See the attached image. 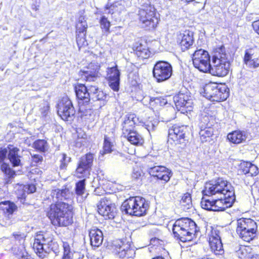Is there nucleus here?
I'll return each instance as SVG.
<instances>
[{"instance_id": "nucleus-14", "label": "nucleus", "mask_w": 259, "mask_h": 259, "mask_svg": "<svg viewBox=\"0 0 259 259\" xmlns=\"http://www.w3.org/2000/svg\"><path fill=\"white\" fill-rule=\"evenodd\" d=\"M94 159V154L91 152H88L80 157L75 169L78 178L88 177L90 175Z\"/></svg>"}, {"instance_id": "nucleus-37", "label": "nucleus", "mask_w": 259, "mask_h": 259, "mask_svg": "<svg viewBox=\"0 0 259 259\" xmlns=\"http://www.w3.org/2000/svg\"><path fill=\"white\" fill-rule=\"evenodd\" d=\"M114 150V143L107 135H104L102 150L100 152V155L103 156L110 154Z\"/></svg>"}, {"instance_id": "nucleus-3", "label": "nucleus", "mask_w": 259, "mask_h": 259, "mask_svg": "<svg viewBox=\"0 0 259 259\" xmlns=\"http://www.w3.org/2000/svg\"><path fill=\"white\" fill-rule=\"evenodd\" d=\"M138 20L142 27L146 30L155 29L160 21V18L153 5L144 4L138 10Z\"/></svg>"}, {"instance_id": "nucleus-7", "label": "nucleus", "mask_w": 259, "mask_h": 259, "mask_svg": "<svg viewBox=\"0 0 259 259\" xmlns=\"http://www.w3.org/2000/svg\"><path fill=\"white\" fill-rule=\"evenodd\" d=\"M204 195L212 196L219 194L223 196L235 195L233 187L227 180L218 178L213 182L209 183L203 191Z\"/></svg>"}, {"instance_id": "nucleus-34", "label": "nucleus", "mask_w": 259, "mask_h": 259, "mask_svg": "<svg viewBox=\"0 0 259 259\" xmlns=\"http://www.w3.org/2000/svg\"><path fill=\"white\" fill-rule=\"evenodd\" d=\"M228 141L234 144H239L246 140L245 135L240 131H234L227 135Z\"/></svg>"}, {"instance_id": "nucleus-53", "label": "nucleus", "mask_w": 259, "mask_h": 259, "mask_svg": "<svg viewBox=\"0 0 259 259\" xmlns=\"http://www.w3.org/2000/svg\"><path fill=\"white\" fill-rule=\"evenodd\" d=\"M69 161V159L67 160L66 154L65 153H63L62 154V158L60 160V169H66Z\"/></svg>"}, {"instance_id": "nucleus-55", "label": "nucleus", "mask_w": 259, "mask_h": 259, "mask_svg": "<svg viewBox=\"0 0 259 259\" xmlns=\"http://www.w3.org/2000/svg\"><path fill=\"white\" fill-rule=\"evenodd\" d=\"M8 153L6 148L0 149V163L4 162V160L6 158L7 154Z\"/></svg>"}, {"instance_id": "nucleus-26", "label": "nucleus", "mask_w": 259, "mask_h": 259, "mask_svg": "<svg viewBox=\"0 0 259 259\" xmlns=\"http://www.w3.org/2000/svg\"><path fill=\"white\" fill-rule=\"evenodd\" d=\"M7 205L8 206L6 207H1L0 209L2 210L4 215L6 218V221H5L4 219L0 220L1 224L3 226H6L7 225L11 224L10 222V215H12L13 213L17 211V205L12 201L9 200H6L0 202V205Z\"/></svg>"}, {"instance_id": "nucleus-22", "label": "nucleus", "mask_w": 259, "mask_h": 259, "mask_svg": "<svg viewBox=\"0 0 259 259\" xmlns=\"http://www.w3.org/2000/svg\"><path fill=\"white\" fill-rule=\"evenodd\" d=\"M177 44L182 52H185L193 48L194 44L193 32L189 30H185L177 36Z\"/></svg>"}, {"instance_id": "nucleus-56", "label": "nucleus", "mask_w": 259, "mask_h": 259, "mask_svg": "<svg viewBox=\"0 0 259 259\" xmlns=\"http://www.w3.org/2000/svg\"><path fill=\"white\" fill-rule=\"evenodd\" d=\"M42 160V156L38 154H34L32 156V161L36 164L41 163Z\"/></svg>"}, {"instance_id": "nucleus-45", "label": "nucleus", "mask_w": 259, "mask_h": 259, "mask_svg": "<svg viewBox=\"0 0 259 259\" xmlns=\"http://www.w3.org/2000/svg\"><path fill=\"white\" fill-rule=\"evenodd\" d=\"M63 253L61 259H73V253L71 251L69 244L67 242L63 241Z\"/></svg>"}, {"instance_id": "nucleus-23", "label": "nucleus", "mask_w": 259, "mask_h": 259, "mask_svg": "<svg viewBox=\"0 0 259 259\" xmlns=\"http://www.w3.org/2000/svg\"><path fill=\"white\" fill-rule=\"evenodd\" d=\"M243 61L250 69H255L259 68V48L255 46L246 50Z\"/></svg>"}, {"instance_id": "nucleus-62", "label": "nucleus", "mask_w": 259, "mask_h": 259, "mask_svg": "<svg viewBox=\"0 0 259 259\" xmlns=\"http://www.w3.org/2000/svg\"><path fill=\"white\" fill-rule=\"evenodd\" d=\"M199 259H214V258L210 257L209 255H205V256H203V257H202L201 258H199Z\"/></svg>"}, {"instance_id": "nucleus-19", "label": "nucleus", "mask_w": 259, "mask_h": 259, "mask_svg": "<svg viewBox=\"0 0 259 259\" xmlns=\"http://www.w3.org/2000/svg\"><path fill=\"white\" fill-rule=\"evenodd\" d=\"M148 172L153 179L166 184L168 182L172 176L170 169L163 165H155L148 168Z\"/></svg>"}, {"instance_id": "nucleus-15", "label": "nucleus", "mask_w": 259, "mask_h": 259, "mask_svg": "<svg viewBox=\"0 0 259 259\" xmlns=\"http://www.w3.org/2000/svg\"><path fill=\"white\" fill-rule=\"evenodd\" d=\"M56 107L58 115L65 121H68L69 118L75 114L72 102L67 96L61 98Z\"/></svg>"}, {"instance_id": "nucleus-10", "label": "nucleus", "mask_w": 259, "mask_h": 259, "mask_svg": "<svg viewBox=\"0 0 259 259\" xmlns=\"http://www.w3.org/2000/svg\"><path fill=\"white\" fill-rule=\"evenodd\" d=\"M74 90L78 100V112L83 117L90 115L92 113L90 102V94L84 84L77 83L74 85Z\"/></svg>"}, {"instance_id": "nucleus-40", "label": "nucleus", "mask_w": 259, "mask_h": 259, "mask_svg": "<svg viewBox=\"0 0 259 259\" xmlns=\"http://www.w3.org/2000/svg\"><path fill=\"white\" fill-rule=\"evenodd\" d=\"M218 123L216 117L209 114L205 115L201 117L200 126L212 127Z\"/></svg>"}, {"instance_id": "nucleus-21", "label": "nucleus", "mask_w": 259, "mask_h": 259, "mask_svg": "<svg viewBox=\"0 0 259 259\" xmlns=\"http://www.w3.org/2000/svg\"><path fill=\"white\" fill-rule=\"evenodd\" d=\"M87 70H80L78 72V75L80 80L85 82H92L100 77V65L98 63L91 62L87 66Z\"/></svg>"}, {"instance_id": "nucleus-5", "label": "nucleus", "mask_w": 259, "mask_h": 259, "mask_svg": "<svg viewBox=\"0 0 259 259\" xmlns=\"http://www.w3.org/2000/svg\"><path fill=\"white\" fill-rule=\"evenodd\" d=\"M156 44L157 42L155 40H148L141 38L132 45V53L139 60L149 59L158 53Z\"/></svg>"}, {"instance_id": "nucleus-13", "label": "nucleus", "mask_w": 259, "mask_h": 259, "mask_svg": "<svg viewBox=\"0 0 259 259\" xmlns=\"http://www.w3.org/2000/svg\"><path fill=\"white\" fill-rule=\"evenodd\" d=\"M172 67L168 62L158 61L153 68L152 73L157 82H161L169 79L172 75Z\"/></svg>"}, {"instance_id": "nucleus-4", "label": "nucleus", "mask_w": 259, "mask_h": 259, "mask_svg": "<svg viewBox=\"0 0 259 259\" xmlns=\"http://www.w3.org/2000/svg\"><path fill=\"white\" fill-rule=\"evenodd\" d=\"M212 74L218 77H224L229 72L230 63L228 59L225 47L221 46L215 48L212 57Z\"/></svg>"}, {"instance_id": "nucleus-39", "label": "nucleus", "mask_w": 259, "mask_h": 259, "mask_svg": "<svg viewBox=\"0 0 259 259\" xmlns=\"http://www.w3.org/2000/svg\"><path fill=\"white\" fill-rule=\"evenodd\" d=\"M180 204L183 209L191 208L192 207L191 193L187 192L184 193L180 200Z\"/></svg>"}, {"instance_id": "nucleus-2", "label": "nucleus", "mask_w": 259, "mask_h": 259, "mask_svg": "<svg viewBox=\"0 0 259 259\" xmlns=\"http://www.w3.org/2000/svg\"><path fill=\"white\" fill-rule=\"evenodd\" d=\"M172 234L177 240L190 242L196 238L198 231L195 222L188 218L178 219L172 225Z\"/></svg>"}, {"instance_id": "nucleus-32", "label": "nucleus", "mask_w": 259, "mask_h": 259, "mask_svg": "<svg viewBox=\"0 0 259 259\" xmlns=\"http://www.w3.org/2000/svg\"><path fill=\"white\" fill-rule=\"evenodd\" d=\"M214 94L212 102H223L226 100L229 97L230 89L225 84L221 83L218 85L217 92Z\"/></svg>"}, {"instance_id": "nucleus-43", "label": "nucleus", "mask_w": 259, "mask_h": 259, "mask_svg": "<svg viewBox=\"0 0 259 259\" xmlns=\"http://www.w3.org/2000/svg\"><path fill=\"white\" fill-rule=\"evenodd\" d=\"M12 250L14 254L18 257V259H33L25 249H20L19 250L16 247H12Z\"/></svg>"}, {"instance_id": "nucleus-27", "label": "nucleus", "mask_w": 259, "mask_h": 259, "mask_svg": "<svg viewBox=\"0 0 259 259\" xmlns=\"http://www.w3.org/2000/svg\"><path fill=\"white\" fill-rule=\"evenodd\" d=\"M174 101L179 111L187 112L191 107L189 96L186 93H179L174 97Z\"/></svg>"}, {"instance_id": "nucleus-24", "label": "nucleus", "mask_w": 259, "mask_h": 259, "mask_svg": "<svg viewBox=\"0 0 259 259\" xmlns=\"http://www.w3.org/2000/svg\"><path fill=\"white\" fill-rule=\"evenodd\" d=\"M137 120L138 118L134 113H130L125 115L121 125V137L127 136L128 134L137 129V126H138L136 123Z\"/></svg>"}, {"instance_id": "nucleus-44", "label": "nucleus", "mask_w": 259, "mask_h": 259, "mask_svg": "<svg viewBox=\"0 0 259 259\" xmlns=\"http://www.w3.org/2000/svg\"><path fill=\"white\" fill-rule=\"evenodd\" d=\"M47 146V142L44 139H38L33 143V148L36 151L40 152H45Z\"/></svg>"}, {"instance_id": "nucleus-20", "label": "nucleus", "mask_w": 259, "mask_h": 259, "mask_svg": "<svg viewBox=\"0 0 259 259\" xmlns=\"http://www.w3.org/2000/svg\"><path fill=\"white\" fill-rule=\"evenodd\" d=\"M79 13L80 15L76 22L75 27L76 43L80 48L84 45L86 40L88 23L84 15V11H80Z\"/></svg>"}, {"instance_id": "nucleus-51", "label": "nucleus", "mask_w": 259, "mask_h": 259, "mask_svg": "<svg viewBox=\"0 0 259 259\" xmlns=\"http://www.w3.org/2000/svg\"><path fill=\"white\" fill-rule=\"evenodd\" d=\"M70 190L68 188L65 186L62 189H58L56 192V196L57 198L59 197H64L65 198L69 194Z\"/></svg>"}, {"instance_id": "nucleus-16", "label": "nucleus", "mask_w": 259, "mask_h": 259, "mask_svg": "<svg viewBox=\"0 0 259 259\" xmlns=\"http://www.w3.org/2000/svg\"><path fill=\"white\" fill-rule=\"evenodd\" d=\"M238 175H244L246 179L244 182L246 185L253 182V179L259 174V168L255 164L248 161H243L238 165L237 169Z\"/></svg>"}, {"instance_id": "nucleus-6", "label": "nucleus", "mask_w": 259, "mask_h": 259, "mask_svg": "<svg viewBox=\"0 0 259 259\" xmlns=\"http://www.w3.org/2000/svg\"><path fill=\"white\" fill-rule=\"evenodd\" d=\"M122 209L126 214L142 217L146 214L149 207L147 201L143 197H131L123 201Z\"/></svg>"}, {"instance_id": "nucleus-25", "label": "nucleus", "mask_w": 259, "mask_h": 259, "mask_svg": "<svg viewBox=\"0 0 259 259\" xmlns=\"http://www.w3.org/2000/svg\"><path fill=\"white\" fill-rule=\"evenodd\" d=\"M120 73L117 65L107 68V79L109 87L114 91L119 90Z\"/></svg>"}, {"instance_id": "nucleus-17", "label": "nucleus", "mask_w": 259, "mask_h": 259, "mask_svg": "<svg viewBox=\"0 0 259 259\" xmlns=\"http://www.w3.org/2000/svg\"><path fill=\"white\" fill-rule=\"evenodd\" d=\"M110 249L112 253L119 258L132 259L134 250L127 242L120 239H116L111 242Z\"/></svg>"}, {"instance_id": "nucleus-46", "label": "nucleus", "mask_w": 259, "mask_h": 259, "mask_svg": "<svg viewBox=\"0 0 259 259\" xmlns=\"http://www.w3.org/2000/svg\"><path fill=\"white\" fill-rule=\"evenodd\" d=\"M104 10H108L107 14L113 15L115 13L120 14L122 12V8H118V6L116 4H107L104 8Z\"/></svg>"}, {"instance_id": "nucleus-11", "label": "nucleus", "mask_w": 259, "mask_h": 259, "mask_svg": "<svg viewBox=\"0 0 259 259\" xmlns=\"http://www.w3.org/2000/svg\"><path fill=\"white\" fill-rule=\"evenodd\" d=\"M189 134L187 126L173 124L168 130L167 142L171 145H186Z\"/></svg>"}, {"instance_id": "nucleus-58", "label": "nucleus", "mask_w": 259, "mask_h": 259, "mask_svg": "<svg viewBox=\"0 0 259 259\" xmlns=\"http://www.w3.org/2000/svg\"><path fill=\"white\" fill-rule=\"evenodd\" d=\"M27 193L31 194L33 193L36 191V187L35 185L33 184H29L27 185Z\"/></svg>"}, {"instance_id": "nucleus-18", "label": "nucleus", "mask_w": 259, "mask_h": 259, "mask_svg": "<svg viewBox=\"0 0 259 259\" xmlns=\"http://www.w3.org/2000/svg\"><path fill=\"white\" fill-rule=\"evenodd\" d=\"M207 241L211 252L215 255L224 254V250L220 236V231L217 228H211L208 234Z\"/></svg>"}, {"instance_id": "nucleus-12", "label": "nucleus", "mask_w": 259, "mask_h": 259, "mask_svg": "<svg viewBox=\"0 0 259 259\" xmlns=\"http://www.w3.org/2000/svg\"><path fill=\"white\" fill-rule=\"evenodd\" d=\"M195 68L203 72H210L211 69L210 56L208 52L203 49L196 50L192 56Z\"/></svg>"}, {"instance_id": "nucleus-54", "label": "nucleus", "mask_w": 259, "mask_h": 259, "mask_svg": "<svg viewBox=\"0 0 259 259\" xmlns=\"http://www.w3.org/2000/svg\"><path fill=\"white\" fill-rule=\"evenodd\" d=\"M154 102L157 106H163L167 103V100L164 97H157L154 99Z\"/></svg>"}, {"instance_id": "nucleus-1", "label": "nucleus", "mask_w": 259, "mask_h": 259, "mask_svg": "<svg viewBox=\"0 0 259 259\" xmlns=\"http://www.w3.org/2000/svg\"><path fill=\"white\" fill-rule=\"evenodd\" d=\"M46 216L51 223L57 227H66L73 224L74 210L68 203L57 200L52 202L45 209Z\"/></svg>"}, {"instance_id": "nucleus-41", "label": "nucleus", "mask_w": 259, "mask_h": 259, "mask_svg": "<svg viewBox=\"0 0 259 259\" xmlns=\"http://www.w3.org/2000/svg\"><path fill=\"white\" fill-rule=\"evenodd\" d=\"M214 129L212 127H201L199 132L201 140L202 142H206L208 138H211L213 135Z\"/></svg>"}, {"instance_id": "nucleus-63", "label": "nucleus", "mask_w": 259, "mask_h": 259, "mask_svg": "<svg viewBox=\"0 0 259 259\" xmlns=\"http://www.w3.org/2000/svg\"><path fill=\"white\" fill-rule=\"evenodd\" d=\"M182 1H183L184 3L187 4V3H189L190 2H193L194 0H182Z\"/></svg>"}, {"instance_id": "nucleus-33", "label": "nucleus", "mask_w": 259, "mask_h": 259, "mask_svg": "<svg viewBox=\"0 0 259 259\" xmlns=\"http://www.w3.org/2000/svg\"><path fill=\"white\" fill-rule=\"evenodd\" d=\"M127 135L123 136V138L126 139L132 145L140 146L144 144V139L137 132V129Z\"/></svg>"}, {"instance_id": "nucleus-57", "label": "nucleus", "mask_w": 259, "mask_h": 259, "mask_svg": "<svg viewBox=\"0 0 259 259\" xmlns=\"http://www.w3.org/2000/svg\"><path fill=\"white\" fill-rule=\"evenodd\" d=\"M251 26L254 31L259 35V19L253 21Z\"/></svg>"}, {"instance_id": "nucleus-61", "label": "nucleus", "mask_w": 259, "mask_h": 259, "mask_svg": "<svg viewBox=\"0 0 259 259\" xmlns=\"http://www.w3.org/2000/svg\"><path fill=\"white\" fill-rule=\"evenodd\" d=\"M152 259H165L162 255H156V256L153 257Z\"/></svg>"}, {"instance_id": "nucleus-29", "label": "nucleus", "mask_w": 259, "mask_h": 259, "mask_svg": "<svg viewBox=\"0 0 259 259\" xmlns=\"http://www.w3.org/2000/svg\"><path fill=\"white\" fill-rule=\"evenodd\" d=\"M164 245V241L159 238L153 237L150 239V252H153L155 255H164L167 254Z\"/></svg>"}, {"instance_id": "nucleus-60", "label": "nucleus", "mask_w": 259, "mask_h": 259, "mask_svg": "<svg viewBox=\"0 0 259 259\" xmlns=\"http://www.w3.org/2000/svg\"><path fill=\"white\" fill-rule=\"evenodd\" d=\"M249 259H259V254H251V257Z\"/></svg>"}, {"instance_id": "nucleus-52", "label": "nucleus", "mask_w": 259, "mask_h": 259, "mask_svg": "<svg viewBox=\"0 0 259 259\" xmlns=\"http://www.w3.org/2000/svg\"><path fill=\"white\" fill-rule=\"evenodd\" d=\"M15 193L17 195V199L24 204L26 198L25 190L23 189H18Z\"/></svg>"}, {"instance_id": "nucleus-35", "label": "nucleus", "mask_w": 259, "mask_h": 259, "mask_svg": "<svg viewBox=\"0 0 259 259\" xmlns=\"http://www.w3.org/2000/svg\"><path fill=\"white\" fill-rule=\"evenodd\" d=\"M0 170L5 175V184H9L16 175L15 171L6 162H3L1 164Z\"/></svg>"}, {"instance_id": "nucleus-8", "label": "nucleus", "mask_w": 259, "mask_h": 259, "mask_svg": "<svg viewBox=\"0 0 259 259\" xmlns=\"http://www.w3.org/2000/svg\"><path fill=\"white\" fill-rule=\"evenodd\" d=\"M256 223L249 218H241L237 220L236 233L243 241L250 242L256 236Z\"/></svg>"}, {"instance_id": "nucleus-28", "label": "nucleus", "mask_w": 259, "mask_h": 259, "mask_svg": "<svg viewBox=\"0 0 259 259\" xmlns=\"http://www.w3.org/2000/svg\"><path fill=\"white\" fill-rule=\"evenodd\" d=\"M98 212L105 219H111L114 218V212L112 209V204L109 200L103 198L101 199L98 205Z\"/></svg>"}, {"instance_id": "nucleus-36", "label": "nucleus", "mask_w": 259, "mask_h": 259, "mask_svg": "<svg viewBox=\"0 0 259 259\" xmlns=\"http://www.w3.org/2000/svg\"><path fill=\"white\" fill-rule=\"evenodd\" d=\"M218 85V84L211 82L205 84L203 87V96L212 101L214 93L217 92Z\"/></svg>"}, {"instance_id": "nucleus-49", "label": "nucleus", "mask_w": 259, "mask_h": 259, "mask_svg": "<svg viewBox=\"0 0 259 259\" xmlns=\"http://www.w3.org/2000/svg\"><path fill=\"white\" fill-rule=\"evenodd\" d=\"M144 172L142 169L140 167H136L133 169L132 178L135 181H142L144 176Z\"/></svg>"}, {"instance_id": "nucleus-50", "label": "nucleus", "mask_w": 259, "mask_h": 259, "mask_svg": "<svg viewBox=\"0 0 259 259\" xmlns=\"http://www.w3.org/2000/svg\"><path fill=\"white\" fill-rule=\"evenodd\" d=\"M99 23L101 26V28L104 29L105 32L109 33L110 32V27L111 26V23L108 20L107 18L105 16L101 17Z\"/></svg>"}, {"instance_id": "nucleus-47", "label": "nucleus", "mask_w": 259, "mask_h": 259, "mask_svg": "<svg viewBox=\"0 0 259 259\" xmlns=\"http://www.w3.org/2000/svg\"><path fill=\"white\" fill-rule=\"evenodd\" d=\"M85 180H80L75 184V192L78 196H82L85 192Z\"/></svg>"}, {"instance_id": "nucleus-9", "label": "nucleus", "mask_w": 259, "mask_h": 259, "mask_svg": "<svg viewBox=\"0 0 259 259\" xmlns=\"http://www.w3.org/2000/svg\"><path fill=\"white\" fill-rule=\"evenodd\" d=\"M223 198L210 200L204 197L201 198L200 205L205 210L213 211H223L231 207L235 201V195L223 196Z\"/></svg>"}, {"instance_id": "nucleus-38", "label": "nucleus", "mask_w": 259, "mask_h": 259, "mask_svg": "<svg viewBox=\"0 0 259 259\" xmlns=\"http://www.w3.org/2000/svg\"><path fill=\"white\" fill-rule=\"evenodd\" d=\"M252 254V248L249 245H240L236 251V255L240 259H249Z\"/></svg>"}, {"instance_id": "nucleus-31", "label": "nucleus", "mask_w": 259, "mask_h": 259, "mask_svg": "<svg viewBox=\"0 0 259 259\" xmlns=\"http://www.w3.org/2000/svg\"><path fill=\"white\" fill-rule=\"evenodd\" d=\"M8 157L13 167L21 165V156L19 154L20 149L12 145L8 146Z\"/></svg>"}, {"instance_id": "nucleus-48", "label": "nucleus", "mask_w": 259, "mask_h": 259, "mask_svg": "<svg viewBox=\"0 0 259 259\" xmlns=\"http://www.w3.org/2000/svg\"><path fill=\"white\" fill-rule=\"evenodd\" d=\"M12 236L14 239L15 242H18L20 245L22 246V249H24V242L26 239V235L23 233L14 232Z\"/></svg>"}, {"instance_id": "nucleus-42", "label": "nucleus", "mask_w": 259, "mask_h": 259, "mask_svg": "<svg viewBox=\"0 0 259 259\" xmlns=\"http://www.w3.org/2000/svg\"><path fill=\"white\" fill-rule=\"evenodd\" d=\"M43 246V244L39 239H35L33 244V248L35 253L41 258H45L47 255V252L44 251Z\"/></svg>"}, {"instance_id": "nucleus-59", "label": "nucleus", "mask_w": 259, "mask_h": 259, "mask_svg": "<svg viewBox=\"0 0 259 259\" xmlns=\"http://www.w3.org/2000/svg\"><path fill=\"white\" fill-rule=\"evenodd\" d=\"M89 90L90 91L91 93H93V94H97L100 92L98 88L95 85H90Z\"/></svg>"}, {"instance_id": "nucleus-30", "label": "nucleus", "mask_w": 259, "mask_h": 259, "mask_svg": "<svg viewBox=\"0 0 259 259\" xmlns=\"http://www.w3.org/2000/svg\"><path fill=\"white\" fill-rule=\"evenodd\" d=\"M89 237L92 246L98 247L102 245L103 241V234L100 229L97 228L91 229L89 231Z\"/></svg>"}, {"instance_id": "nucleus-64", "label": "nucleus", "mask_w": 259, "mask_h": 259, "mask_svg": "<svg viewBox=\"0 0 259 259\" xmlns=\"http://www.w3.org/2000/svg\"><path fill=\"white\" fill-rule=\"evenodd\" d=\"M96 98H97L98 100H100V99L98 97V95H96Z\"/></svg>"}]
</instances>
